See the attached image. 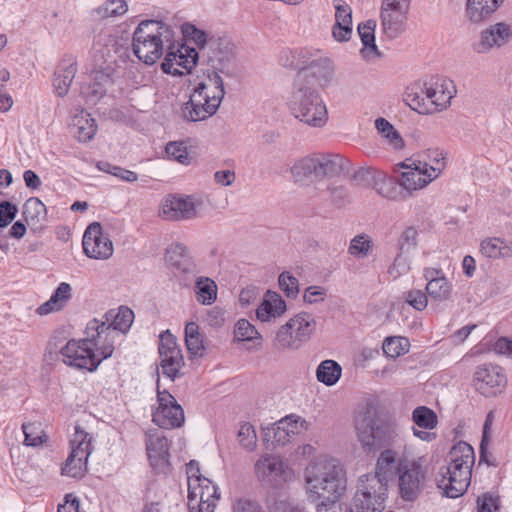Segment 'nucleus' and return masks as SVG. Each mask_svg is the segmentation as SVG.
Masks as SVG:
<instances>
[{"instance_id":"obj_1","label":"nucleus","mask_w":512,"mask_h":512,"mask_svg":"<svg viewBox=\"0 0 512 512\" xmlns=\"http://www.w3.org/2000/svg\"><path fill=\"white\" fill-rule=\"evenodd\" d=\"M305 492L310 502L320 499L338 502L347 488L343 464L332 457H321L304 470Z\"/></svg>"},{"instance_id":"obj_2","label":"nucleus","mask_w":512,"mask_h":512,"mask_svg":"<svg viewBox=\"0 0 512 512\" xmlns=\"http://www.w3.org/2000/svg\"><path fill=\"white\" fill-rule=\"evenodd\" d=\"M355 430L361 447L366 452H375L382 447L401 453L405 445L403 431L394 421L378 422L377 411L367 405L359 410L354 420Z\"/></svg>"},{"instance_id":"obj_3","label":"nucleus","mask_w":512,"mask_h":512,"mask_svg":"<svg viewBox=\"0 0 512 512\" xmlns=\"http://www.w3.org/2000/svg\"><path fill=\"white\" fill-rule=\"evenodd\" d=\"M213 69H207L197 83L190 98L181 107V116L189 122L203 121L213 116L219 109L225 96L222 68L212 63Z\"/></svg>"},{"instance_id":"obj_4","label":"nucleus","mask_w":512,"mask_h":512,"mask_svg":"<svg viewBox=\"0 0 512 512\" xmlns=\"http://www.w3.org/2000/svg\"><path fill=\"white\" fill-rule=\"evenodd\" d=\"M394 455L382 451L376 462L375 474L362 475L350 503V512H382L387 496V475L392 471Z\"/></svg>"},{"instance_id":"obj_5","label":"nucleus","mask_w":512,"mask_h":512,"mask_svg":"<svg viewBox=\"0 0 512 512\" xmlns=\"http://www.w3.org/2000/svg\"><path fill=\"white\" fill-rule=\"evenodd\" d=\"M475 455L466 442L455 444L448 454V464L439 468L435 481L442 494L448 498L463 495L471 482Z\"/></svg>"},{"instance_id":"obj_6","label":"nucleus","mask_w":512,"mask_h":512,"mask_svg":"<svg viewBox=\"0 0 512 512\" xmlns=\"http://www.w3.org/2000/svg\"><path fill=\"white\" fill-rule=\"evenodd\" d=\"M391 451L395 462L392 471L387 475V481L395 474L398 475L399 494L404 501H415L422 493L427 477V467L424 456H413L411 445H405L401 453Z\"/></svg>"},{"instance_id":"obj_7","label":"nucleus","mask_w":512,"mask_h":512,"mask_svg":"<svg viewBox=\"0 0 512 512\" xmlns=\"http://www.w3.org/2000/svg\"><path fill=\"white\" fill-rule=\"evenodd\" d=\"M350 171V160L339 154H311L296 160L290 168L293 181L298 185L316 184Z\"/></svg>"},{"instance_id":"obj_8","label":"nucleus","mask_w":512,"mask_h":512,"mask_svg":"<svg viewBox=\"0 0 512 512\" xmlns=\"http://www.w3.org/2000/svg\"><path fill=\"white\" fill-rule=\"evenodd\" d=\"M291 115L309 127L323 128L329 119L321 94L308 83L295 82L288 102Z\"/></svg>"},{"instance_id":"obj_9","label":"nucleus","mask_w":512,"mask_h":512,"mask_svg":"<svg viewBox=\"0 0 512 512\" xmlns=\"http://www.w3.org/2000/svg\"><path fill=\"white\" fill-rule=\"evenodd\" d=\"M173 38V31L156 20L142 21L133 33V52L145 64H154Z\"/></svg>"},{"instance_id":"obj_10","label":"nucleus","mask_w":512,"mask_h":512,"mask_svg":"<svg viewBox=\"0 0 512 512\" xmlns=\"http://www.w3.org/2000/svg\"><path fill=\"white\" fill-rule=\"evenodd\" d=\"M316 327L314 315L300 312L278 328L273 345L278 350H298L313 337Z\"/></svg>"},{"instance_id":"obj_11","label":"nucleus","mask_w":512,"mask_h":512,"mask_svg":"<svg viewBox=\"0 0 512 512\" xmlns=\"http://www.w3.org/2000/svg\"><path fill=\"white\" fill-rule=\"evenodd\" d=\"M456 94L452 80L438 79L433 86L426 87L424 95L409 90L406 93L408 105L420 114H432L446 109Z\"/></svg>"},{"instance_id":"obj_12","label":"nucleus","mask_w":512,"mask_h":512,"mask_svg":"<svg viewBox=\"0 0 512 512\" xmlns=\"http://www.w3.org/2000/svg\"><path fill=\"white\" fill-rule=\"evenodd\" d=\"M254 474L265 487L281 488L295 479V472L280 455L266 453L254 463Z\"/></svg>"},{"instance_id":"obj_13","label":"nucleus","mask_w":512,"mask_h":512,"mask_svg":"<svg viewBox=\"0 0 512 512\" xmlns=\"http://www.w3.org/2000/svg\"><path fill=\"white\" fill-rule=\"evenodd\" d=\"M92 54L95 64L99 69H95L92 72L93 83L83 84L80 91V95L88 105H95L103 97L106 92V87L112 81L110 68H103V64L108 62L111 58L110 50H104L102 43L98 41L94 43L92 47Z\"/></svg>"},{"instance_id":"obj_14","label":"nucleus","mask_w":512,"mask_h":512,"mask_svg":"<svg viewBox=\"0 0 512 512\" xmlns=\"http://www.w3.org/2000/svg\"><path fill=\"white\" fill-rule=\"evenodd\" d=\"M84 338L85 343H88L95 355V360L99 366L103 360L112 356L118 334L112 328H109L106 322L94 318L87 323Z\"/></svg>"},{"instance_id":"obj_15","label":"nucleus","mask_w":512,"mask_h":512,"mask_svg":"<svg viewBox=\"0 0 512 512\" xmlns=\"http://www.w3.org/2000/svg\"><path fill=\"white\" fill-rule=\"evenodd\" d=\"M165 51L166 53L161 68L164 73L173 76L189 74L196 65L199 57L195 48L175 42L173 38Z\"/></svg>"},{"instance_id":"obj_16","label":"nucleus","mask_w":512,"mask_h":512,"mask_svg":"<svg viewBox=\"0 0 512 512\" xmlns=\"http://www.w3.org/2000/svg\"><path fill=\"white\" fill-rule=\"evenodd\" d=\"M306 429V421L300 416L289 415L263 430V440L273 447H284Z\"/></svg>"},{"instance_id":"obj_17","label":"nucleus","mask_w":512,"mask_h":512,"mask_svg":"<svg viewBox=\"0 0 512 512\" xmlns=\"http://www.w3.org/2000/svg\"><path fill=\"white\" fill-rule=\"evenodd\" d=\"M158 406L152 413L153 422L161 428L181 427L185 421L184 411L173 395L168 391H157Z\"/></svg>"},{"instance_id":"obj_18","label":"nucleus","mask_w":512,"mask_h":512,"mask_svg":"<svg viewBox=\"0 0 512 512\" xmlns=\"http://www.w3.org/2000/svg\"><path fill=\"white\" fill-rule=\"evenodd\" d=\"M476 390L485 397L501 394L507 386V376L496 364L479 365L474 372Z\"/></svg>"},{"instance_id":"obj_19","label":"nucleus","mask_w":512,"mask_h":512,"mask_svg":"<svg viewBox=\"0 0 512 512\" xmlns=\"http://www.w3.org/2000/svg\"><path fill=\"white\" fill-rule=\"evenodd\" d=\"M201 202L192 196H166L160 205L159 215L169 221H185L198 217Z\"/></svg>"},{"instance_id":"obj_20","label":"nucleus","mask_w":512,"mask_h":512,"mask_svg":"<svg viewBox=\"0 0 512 512\" xmlns=\"http://www.w3.org/2000/svg\"><path fill=\"white\" fill-rule=\"evenodd\" d=\"M62 361L70 367L93 372L97 369L95 355L83 339H71L60 350Z\"/></svg>"},{"instance_id":"obj_21","label":"nucleus","mask_w":512,"mask_h":512,"mask_svg":"<svg viewBox=\"0 0 512 512\" xmlns=\"http://www.w3.org/2000/svg\"><path fill=\"white\" fill-rule=\"evenodd\" d=\"M219 498L218 487L210 479L206 478L197 483L194 480L188 489L189 512H214Z\"/></svg>"},{"instance_id":"obj_22","label":"nucleus","mask_w":512,"mask_h":512,"mask_svg":"<svg viewBox=\"0 0 512 512\" xmlns=\"http://www.w3.org/2000/svg\"><path fill=\"white\" fill-rule=\"evenodd\" d=\"M83 251L91 259H109L114 251L110 238L102 231L100 223L90 224L84 232L82 240Z\"/></svg>"},{"instance_id":"obj_23","label":"nucleus","mask_w":512,"mask_h":512,"mask_svg":"<svg viewBox=\"0 0 512 512\" xmlns=\"http://www.w3.org/2000/svg\"><path fill=\"white\" fill-rule=\"evenodd\" d=\"M158 350L163 374L174 380L183 364V356L176 338L169 331L160 335Z\"/></svg>"},{"instance_id":"obj_24","label":"nucleus","mask_w":512,"mask_h":512,"mask_svg":"<svg viewBox=\"0 0 512 512\" xmlns=\"http://www.w3.org/2000/svg\"><path fill=\"white\" fill-rule=\"evenodd\" d=\"M404 169L398 176L397 183L404 190V197L413 196L414 192L425 188L433 180L428 176L425 164L413 160L410 164L402 163Z\"/></svg>"},{"instance_id":"obj_25","label":"nucleus","mask_w":512,"mask_h":512,"mask_svg":"<svg viewBox=\"0 0 512 512\" xmlns=\"http://www.w3.org/2000/svg\"><path fill=\"white\" fill-rule=\"evenodd\" d=\"M409 11V7L381 4V29L388 39H396L405 32Z\"/></svg>"},{"instance_id":"obj_26","label":"nucleus","mask_w":512,"mask_h":512,"mask_svg":"<svg viewBox=\"0 0 512 512\" xmlns=\"http://www.w3.org/2000/svg\"><path fill=\"white\" fill-rule=\"evenodd\" d=\"M511 37V29L505 23H496L482 30L478 39L473 43V50L478 54H485L493 48L505 45Z\"/></svg>"},{"instance_id":"obj_27","label":"nucleus","mask_w":512,"mask_h":512,"mask_svg":"<svg viewBox=\"0 0 512 512\" xmlns=\"http://www.w3.org/2000/svg\"><path fill=\"white\" fill-rule=\"evenodd\" d=\"M146 450L151 466L165 471L169 466V443L166 436L157 430L150 431L146 438Z\"/></svg>"},{"instance_id":"obj_28","label":"nucleus","mask_w":512,"mask_h":512,"mask_svg":"<svg viewBox=\"0 0 512 512\" xmlns=\"http://www.w3.org/2000/svg\"><path fill=\"white\" fill-rule=\"evenodd\" d=\"M185 35L192 40L201 50L208 49L212 55L208 53L209 59L212 63L218 62L223 64L224 61H229L232 58V52L228 49L229 44H225V52L220 50V43L217 40H207V35L204 31L197 29L194 25H187L184 28Z\"/></svg>"},{"instance_id":"obj_29","label":"nucleus","mask_w":512,"mask_h":512,"mask_svg":"<svg viewBox=\"0 0 512 512\" xmlns=\"http://www.w3.org/2000/svg\"><path fill=\"white\" fill-rule=\"evenodd\" d=\"M77 70V61L72 55L65 56L58 63L52 79L53 90L58 97L68 94Z\"/></svg>"},{"instance_id":"obj_30","label":"nucleus","mask_w":512,"mask_h":512,"mask_svg":"<svg viewBox=\"0 0 512 512\" xmlns=\"http://www.w3.org/2000/svg\"><path fill=\"white\" fill-rule=\"evenodd\" d=\"M335 24L332 35L338 42L348 41L352 34V9L343 0H333Z\"/></svg>"},{"instance_id":"obj_31","label":"nucleus","mask_w":512,"mask_h":512,"mask_svg":"<svg viewBox=\"0 0 512 512\" xmlns=\"http://www.w3.org/2000/svg\"><path fill=\"white\" fill-rule=\"evenodd\" d=\"M333 70L332 61L320 55L303 63L299 67V72L295 82L307 83L306 79L309 76L315 77L317 80L326 79Z\"/></svg>"},{"instance_id":"obj_32","label":"nucleus","mask_w":512,"mask_h":512,"mask_svg":"<svg viewBox=\"0 0 512 512\" xmlns=\"http://www.w3.org/2000/svg\"><path fill=\"white\" fill-rule=\"evenodd\" d=\"M287 310L282 297L273 291H267L256 309V317L261 322H269L281 317Z\"/></svg>"},{"instance_id":"obj_33","label":"nucleus","mask_w":512,"mask_h":512,"mask_svg":"<svg viewBox=\"0 0 512 512\" xmlns=\"http://www.w3.org/2000/svg\"><path fill=\"white\" fill-rule=\"evenodd\" d=\"M366 176L369 185L376 193L389 200L398 199L397 182L380 170H365L362 172Z\"/></svg>"},{"instance_id":"obj_34","label":"nucleus","mask_w":512,"mask_h":512,"mask_svg":"<svg viewBox=\"0 0 512 512\" xmlns=\"http://www.w3.org/2000/svg\"><path fill=\"white\" fill-rule=\"evenodd\" d=\"M165 259L168 264L182 273L189 274L196 270L190 250L183 243L171 244L166 250Z\"/></svg>"},{"instance_id":"obj_35","label":"nucleus","mask_w":512,"mask_h":512,"mask_svg":"<svg viewBox=\"0 0 512 512\" xmlns=\"http://www.w3.org/2000/svg\"><path fill=\"white\" fill-rule=\"evenodd\" d=\"M503 0H467L466 16L473 23L488 19L499 7Z\"/></svg>"},{"instance_id":"obj_36","label":"nucleus","mask_w":512,"mask_h":512,"mask_svg":"<svg viewBox=\"0 0 512 512\" xmlns=\"http://www.w3.org/2000/svg\"><path fill=\"white\" fill-rule=\"evenodd\" d=\"M72 297V287L69 283L61 282L49 300L37 308L39 315H47L52 312L60 311Z\"/></svg>"},{"instance_id":"obj_37","label":"nucleus","mask_w":512,"mask_h":512,"mask_svg":"<svg viewBox=\"0 0 512 512\" xmlns=\"http://www.w3.org/2000/svg\"><path fill=\"white\" fill-rule=\"evenodd\" d=\"M133 321L134 312L126 306L119 307L117 311L110 310L103 316V322H106L109 328L116 331L118 336L120 335L119 333L128 332Z\"/></svg>"},{"instance_id":"obj_38","label":"nucleus","mask_w":512,"mask_h":512,"mask_svg":"<svg viewBox=\"0 0 512 512\" xmlns=\"http://www.w3.org/2000/svg\"><path fill=\"white\" fill-rule=\"evenodd\" d=\"M375 128L381 137L382 142L389 149L399 151L404 148V139L387 119L382 117L377 118L375 120Z\"/></svg>"},{"instance_id":"obj_39","label":"nucleus","mask_w":512,"mask_h":512,"mask_svg":"<svg viewBox=\"0 0 512 512\" xmlns=\"http://www.w3.org/2000/svg\"><path fill=\"white\" fill-rule=\"evenodd\" d=\"M375 20H367L358 25V34L360 36L363 48L361 54L363 58L370 60L380 55L378 48L375 44Z\"/></svg>"},{"instance_id":"obj_40","label":"nucleus","mask_w":512,"mask_h":512,"mask_svg":"<svg viewBox=\"0 0 512 512\" xmlns=\"http://www.w3.org/2000/svg\"><path fill=\"white\" fill-rule=\"evenodd\" d=\"M71 127L75 137L80 142L90 141L97 130L95 120L84 110H81L73 117Z\"/></svg>"},{"instance_id":"obj_41","label":"nucleus","mask_w":512,"mask_h":512,"mask_svg":"<svg viewBox=\"0 0 512 512\" xmlns=\"http://www.w3.org/2000/svg\"><path fill=\"white\" fill-rule=\"evenodd\" d=\"M193 291L199 304L212 305L217 299L218 287L213 279L199 276L195 279Z\"/></svg>"},{"instance_id":"obj_42","label":"nucleus","mask_w":512,"mask_h":512,"mask_svg":"<svg viewBox=\"0 0 512 512\" xmlns=\"http://www.w3.org/2000/svg\"><path fill=\"white\" fill-rule=\"evenodd\" d=\"M23 217L26 223L33 229H38L46 221L47 209L38 198H30L23 207Z\"/></svg>"},{"instance_id":"obj_43","label":"nucleus","mask_w":512,"mask_h":512,"mask_svg":"<svg viewBox=\"0 0 512 512\" xmlns=\"http://www.w3.org/2000/svg\"><path fill=\"white\" fill-rule=\"evenodd\" d=\"M416 162L425 164L427 168L428 176H431L433 180L437 179L446 167V155L442 150L429 149L421 155L420 159Z\"/></svg>"},{"instance_id":"obj_44","label":"nucleus","mask_w":512,"mask_h":512,"mask_svg":"<svg viewBox=\"0 0 512 512\" xmlns=\"http://www.w3.org/2000/svg\"><path fill=\"white\" fill-rule=\"evenodd\" d=\"M185 343L191 357H202L205 347L199 326L195 322H189L185 326Z\"/></svg>"},{"instance_id":"obj_45","label":"nucleus","mask_w":512,"mask_h":512,"mask_svg":"<svg viewBox=\"0 0 512 512\" xmlns=\"http://www.w3.org/2000/svg\"><path fill=\"white\" fill-rule=\"evenodd\" d=\"M70 454L88 459L92 452V436L75 426V432L70 440Z\"/></svg>"},{"instance_id":"obj_46","label":"nucleus","mask_w":512,"mask_h":512,"mask_svg":"<svg viewBox=\"0 0 512 512\" xmlns=\"http://www.w3.org/2000/svg\"><path fill=\"white\" fill-rule=\"evenodd\" d=\"M341 374V366L336 361L330 359L322 361L316 370L317 380L327 386L336 384Z\"/></svg>"},{"instance_id":"obj_47","label":"nucleus","mask_w":512,"mask_h":512,"mask_svg":"<svg viewBox=\"0 0 512 512\" xmlns=\"http://www.w3.org/2000/svg\"><path fill=\"white\" fill-rule=\"evenodd\" d=\"M426 293L434 301L443 302L450 299L452 285L446 277L431 279L426 284Z\"/></svg>"},{"instance_id":"obj_48","label":"nucleus","mask_w":512,"mask_h":512,"mask_svg":"<svg viewBox=\"0 0 512 512\" xmlns=\"http://www.w3.org/2000/svg\"><path fill=\"white\" fill-rule=\"evenodd\" d=\"M481 253L488 258L497 259L500 257H509L506 242L498 237L484 239L480 244Z\"/></svg>"},{"instance_id":"obj_49","label":"nucleus","mask_w":512,"mask_h":512,"mask_svg":"<svg viewBox=\"0 0 512 512\" xmlns=\"http://www.w3.org/2000/svg\"><path fill=\"white\" fill-rule=\"evenodd\" d=\"M413 422L418 428L431 430L437 426L438 420L435 412L426 406H419L412 413Z\"/></svg>"},{"instance_id":"obj_50","label":"nucleus","mask_w":512,"mask_h":512,"mask_svg":"<svg viewBox=\"0 0 512 512\" xmlns=\"http://www.w3.org/2000/svg\"><path fill=\"white\" fill-rule=\"evenodd\" d=\"M235 338L239 341H258L261 345L262 335L258 332L254 325L246 319L237 321L234 329Z\"/></svg>"},{"instance_id":"obj_51","label":"nucleus","mask_w":512,"mask_h":512,"mask_svg":"<svg viewBox=\"0 0 512 512\" xmlns=\"http://www.w3.org/2000/svg\"><path fill=\"white\" fill-rule=\"evenodd\" d=\"M382 349L387 357L397 358L408 352L409 341L404 337H388L384 340Z\"/></svg>"},{"instance_id":"obj_52","label":"nucleus","mask_w":512,"mask_h":512,"mask_svg":"<svg viewBox=\"0 0 512 512\" xmlns=\"http://www.w3.org/2000/svg\"><path fill=\"white\" fill-rule=\"evenodd\" d=\"M87 460L86 458L69 454L62 467V474L74 478L82 477L86 472Z\"/></svg>"},{"instance_id":"obj_53","label":"nucleus","mask_w":512,"mask_h":512,"mask_svg":"<svg viewBox=\"0 0 512 512\" xmlns=\"http://www.w3.org/2000/svg\"><path fill=\"white\" fill-rule=\"evenodd\" d=\"M411 269V253L400 251L388 269V273L394 278L407 274Z\"/></svg>"},{"instance_id":"obj_54","label":"nucleus","mask_w":512,"mask_h":512,"mask_svg":"<svg viewBox=\"0 0 512 512\" xmlns=\"http://www.w3.org/2000/svg\"><path fill=\"white\" fill-rule=\"evenodd\" d=\"M238 442L249 452H252L257 447V435L254 427L249 423H244L240 426L237 434Z\"/></svg>"},{"instance_id":"obj_55","label":"nucleus","mask_w":512,"mask_h":512,"mask_svg":"<svg viewBox=\"0 0 512 512\" xmlns=\"http://www.w3.org/2000/svg\"><path fill=\"white\" fill-rule=\"evenodd\" d=\"M165 151L169 159L182 165H189L191 162L187 146L183 142H170L167 144Z\"/></svg>"},{"instance_id":"obj_56","label":"nucleus","mask_w":512,"mask_h":512,"mask_svg":"<svg viewBox=\"0 0 512 512\" xmlns=\"http://www.w3.org/2000/svg\"><path fill=\"white\" fill-rule=\"evenodd\" d=\"M127 9L125 0H108L97 9V13L102 18H109L123 15Z\"/></svg>"},{"instance_id":"obj_57","label":"nucleus","mask_w":512,"mask_h":512,"mask_svg":"<svg viewBox=\"0 0 512 512\" xmlns=\"http://www.w3.org/2000/svg\"><path fill=\"white\" fill-rule=\"evenodd\" d=\"M371 249V240L366 235H357L351 242L349 253L358 258H364L369 254Z\"/></svg>"},{"instance_id":"obj_58","label":"nucleus","mask_w":512,"mask_h":512,"mask_svg":"<svg viewBox=\"0 0 512 512\" xmlns=\"http://www.w3.org/2000/svg\"><path fill=\"white\" fill-rule=\"evenodd\" d=\"M98 168L126 182H135L138 179V175L135 172L111 165L108 162H100Z\"/></svg>"},{"instance_id":"obj_59","label":"nucleus","mask_w":512,"mask_h":512,"mask_svg":"<svg viewBox=\"0 0 512 512\" xmlns=\"http://www.w3.org/2000/svg\"><path fill=\"white\" fill-rule=\"evenodd\" d=\"M418 231L414 227L406 228L398 241V250L412 253L417 246Z\"/></svg>"},{"instance_id":"obj_60","label":"nucleus","mask_w":512,"mask_h":512,"mask_svg":"<svg viewBox=\"0 0 512 512\" xmlns=\"http://www.w3.org/2000/svg\"><path fill=\"white\" fill-rule=\"evenodd\" d=\"M279 286L287 297L295 298L299 293L298 279L287 272L280 274Z\"/></svg>"},{"instance_id":"obj_61","label":"nucleus","mask_w":512,"mask_h":512,"mask_svg":"<svg viewBox=\"0 0 512 512\" xmlns=\"http://www.w3.org/2000/svg\"><path fill=\"white\" fill-rule=\"evenodd\" d=\"M18 208L15 204L9 201H2L0 203V228H5L15 219Z\"/></svg>"},{"instance_id":"obj_62","label":"nucleus","mask_w":512,"mask_h":512,"mask_svg":"<svg viewBox=\"0 0 512 512\" xmlns=\"http://www.w3.org/2000/svg\"><path fill=\"white\" fill-rule=\"evenodd\" d=\"M405 301L414 309L422 311L427 307V295L421 290H411L405 294Z\"/></svg>"},{"instance_id":"obj_63","label":"nucleus","mask_w":512,"mask_h":512,"mask_svg":"<svg viewBox=\"0 0 512 512\" xmlns=\"http://www.w3.org/2000/svg\"><path fill=\"white\" fill-rule=\"evenodd\" d=\"M329 194L333 203L343 206L350 202V193L344 186H329Z\"/></svg>"},{"instance_id":"obj_64","label":"nucleus","mask_w":512,"mask_h":512,"mask_svg":"<svg viewBox=\"0 0 512 512\" xmlns=\"http://www.w3.org/2000/svg\"><path fill=\"white\" fill-rule=\"evenodd\" d=\"M232 512H264L262 507L255 501L240 498L232 504Z\"/></svg>"}]
</instances>
